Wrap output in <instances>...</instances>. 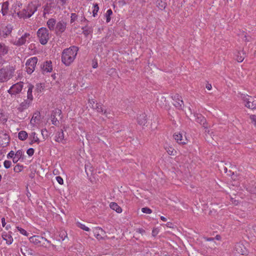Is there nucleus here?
Returning <instances> with one entry per match:
<instances>
[{
	"label": "nucleus",
	"instance_id": "c9c22d12",
	"mask_svg": "<svg viewBox=\"0 0 256 256\" xmlns=\"http://www.w3.org/2000/svg\"><path fill=\"white\" fill-rule=\"evenodd\" d=\"M40 114L35 113L33 115V116L30 120V123L32 124H34L36 122V120H40Z\"/></svg>",
	"mask_w": 256,
	"mask_h": 256
},
{
	"label": "nucleus",
	"instance_id": "4c0bfd02",
	"mask_svg": "<svg viewBox=\"0 0 256 256\" xmlns=\"http://www.w3.org/2000/svg\"><path fill=\"white\" fill-rule=\"evenodd\" d=\"M76 226H77L79 228L83 230H85V231H86V232H88L90 230V228L86 226L84 224H81L80 222H76Z\"/></svg>",
	"mask_w": 256,
	"mask_h": 256
},
{
	"label": "nucleus",
	"instance_id": "ea45409f",
	"mask_svg": "<svg viewBox=\"0 0 256 256\" xmlns=\"http://www.w3.org/2000/svg\"><path fill=\"white\" fill-rule=\"evenodd\" d=\"M164 148L168 154L171 156L174 155V149L172 146H166Z\"/></svg>",
	"mask_w": 256,
	"mask_h": 256
},
{
	"label": "nucleus",
	"instance_id": "2eb2a0df",
	"mask_svg": "<svg viewBox=\"0 0 256 256\" xmlns=\"http://www.w3.org/2000/svg\"><path fill=\"white\" fill-rule=\"evenodd\" d=\"M30 240L34 244L40 246L42 240L47 241V240L42 236L35 235L31 236L30 238Z\"/></svg>",
	"mask_w": 256,
	"mask_h": 256
},
{
	"label": "nucleus",
	"instance_id": "c85d7f7f",
	"mask_svg": "<svg viewBox=\"0 0 256 256\" xmlns=\"http://www.w3.org/2000/svg\"><path fill=\"white\" fill-rule=\"evenodd\" d=\"M138 122L141 126L144 125L146 122V115L144 114H140L138 118Z\"/></svg>",
	"mask_w": 256,
	"mask_h": 256
},
{
	"label": "nucleus",
	"instance_id": "c03bdc74",
	"mask_svg": "<svg viewBox=\"0 0 256 256\" xmlns=\"http://www.w3.org/2000/svg\"><path fill=\"white\" fill-rule=\"evenodd\" d=\"M142 212L143 213L148 214H150L152 212V210L147 207L142 208Z\"/></svg>",
	"mask_w": 256,
	"mask_h": 256
},
{
	"label": "nucleus",
	"instance_id": "69168bd1",
	"mask_svg": "<svg viewBox=\"0 0 256 256\" xmlns=\"http://www.w3.org/2000/svg\"><path fill=\"white\" fill-rule=\"evenodd\" d=\"M4 227L6 228V230H10L11 228V226L10 224H8V225H6V226Z\"/></svg>",
	"mask_w": 256,
	"mask_h": 256
},
{
	"label": "nucleus",
	"instance_id": "412c9836",
	"mask_svg": "<svg viewBox=\"0 0 256 256\" xmlns=\"http://www.w3.org/2000/svg\"><path fill=\"white\" fill-rule=\"evenodd\" d=\"M14 28L13 26L11 24H7L2 30L3 36L6 38L10 35Z\"/></svg>",
	"mask_w": 256,
	"mask_h": 256
},
{
	"label": "nucleus",
	"instance_id": "774afa93",
	"mask_svg": "<svg viewBox=\"0 0 256 256\" xmlns=\"http://www.w3.org/2000/svg\"><path fill=\"white\" fill-rule=\"evenodd\" d=\"M97 66H98V64H94V65L93 66V68H97Z\"/></svg>",
	"mask_w": 256,
	"mask_h": 256
},
{
	"label": "nucleus",
	"instance_id": "1a4fd4ad",
	"mask_svg": "<svg viewBox=\"0 0 256 256\" xmlns=\"http://www.w3.org/2000/svg\"><path fill=\"white\" fill-rule=\"evenodd\" d=\"M23 82H19L14 84H13L10 88L8 90V92L12 96H16L20 94L23 88Z\"/></svg>",
	"mask_w": 256,
	"mask_h": 256
},
{
	"label": "nucleus",
	"instance_id": "7ed1b4c3",
	"mask_svg": "<svg viewBox=\"0 0 256 256\" xmlns=\"http://www.w3.org/2000/svg\"><path fill=\"white\" fill-rule=\"evenodd\" d=\"M14 66H11L0 69V82H6L14 76Z\"/></svg>",
	"mask_w": 256,
	"mask_h": 256
},
{
	"label": "nucleus",
	"instance_id": "a211bd4d",
	"mask_svg": "<svg viewBox=\"0 0 256 256\" xmlns=\"http://www.w3.org/2000/svg\"><path fill=\"white\" fill-rule=\"evenodd\" d=\"M62 112L60 110L57 109L53 111L52 114L51 116V121L52 124L54 126H58L59 124V122L58 120V118H56V116H60Z\"/></svg>",
	"mask_w": 256,
	"mask_h": 256
},
{
	"label": "nucleus",
	"instance_id": "b1692460",
	"mask_svg": "<svg viewBox=\"0 0 256 256\" xmlns=\"http://www.w3.org/2000/svg\"><path fill=\"white\" fill-rule=\"evenodd\" d=\"M8 46L4 44L0 43V58L6 54L8 53Z\"/></svg>",
	"mask_w": 256,
	"mask_h": 256
},
{
	"label": "nucleus",
	"instance_id": "052dcab7",
	"mask_svg": "<svg viewBox=\"0 0 256 256\" xmlns=\"http://www.w3.org/2000/svg\"><path fill=\"white\" fill-rule=\"evenodd\" d=\"M2 226L3 227H4L6 225V222H5V218H2Z\"/></svg>",
	"mask_w": 256,
	"mask_h": 256
},
{
	"label": "nucleus",
	"instance_id": "cd10ccee",
	"mask_svg": "<svg viewBox=\"0 0 256 256\" xmlns=\"http://www.w3.org/2000/svg\"><path fill=\"white\" fill-rule=\"evenodd\" d=\"M110 208L114 210H115L118 213H121L122 212V208L116 202H110Z\"/></svg>",
	"mask_w": 256,
	"mask_h": 256
},
{
	"label": "nucleus",
	"instance_id": "0e129e2a",
	"mask_svg": "<svg viewBox=\"0 0 256 256\" xmlns=\"http://www.w3.org/2000/svg\"><path fill=\"white\" fill-rule=\"evenodd\" d=\"M148 2V0H140V2L142 5Z\"/></svg>",
	"mask_w": 256,
	"mask_h": 256
},
{
	"label": "nucleus",
	"instance_id": "a19ab883",
	"mask_svg": "<svg viewBox=\"0 0 256 256\" xmlns=\"http://www.w3.org/2000/svg\"><path fill=\"white\" fill-rule=\"evenodd\" d=\"M98 10H99V7L98 6V4H94L93 10H92V15L94 17H95L97 15Z\"/></svg>",
	"mask_w": 256,
	"mask_h": 256
},
{
	"label": "nucleus",
	"instance_id": "5701e85b",
	"mask_svg": "<svg viewBox=\"0 0 256 256\" xmlns=\"http://www.w3.org/2000/svg\"><path fill=\"white\" fill-rule=\"evenodd\" d=\"M56 9L60 10L66 8L68 0H56Z\"/></svg>",
	"mask_w": 256,
	"mask_h": 256
},
{
	"label": "nucleus",
	"instance_id": "f8f14e48",
	"mask_svg": "<svg viewBox=\"0 0 256 256\" xmlns=\"http://www.w3.org/2000/svg\"><path fill=\"white\" fill-rule=\"evenodd\" d=\"M172 98L174 100L173 104L174 106L179 110H182L184 107V104L182 96L178 94H176Z\"/></svg>",
	"mask_w": 256,
	"mask_h": 256
},
{
	"label": "nucleus",
	"instance_id": "393cba45",
	"mask_svg": "<svg viewBox=\"0 0 256 256\" xmlns=\"http://www.w3.org/2000/svg\"><path fill=\"white\" fill-rule=\"evenodd\" d=\"M94 109L96 110L98 112L104 114L106 116H108V113L103 108L102 104L98 103L96 104H95V107L94 108Z\"/></svg>",
	"mask_w": 256,
	"mask_h": 256
},
{
	"label": "nucleus",
	"instance_id": "6ab92c4d",
	"mask_svg": "<svg viewBox=\"0 0 256 256\" xmlns=\"http://www.w3.org/2000/svg\"><path fill=\"white\" fill-rule=\"evenodd\" d=\"M41 67L44 73L50 72L52 70V63L50 60L44 62Z\"/></svg>",
	"mask_w": 256,
	"mask_h": 256
},
{
	"label": "nucleus",
	"instance_id": "49530a36",
	"mask_svg": "<svg viewBox=\"0 0 256 256\" xmlns=\"http://www.w3.org/2000/svg\"><path fill=\"white\" fill-rule=\"evenodd\" d=\"M12 162L9 160H5L4 162V166L6 168H8L10 167Z\"/></svg>",
	"mask_w": 256,
	"mask_h": 256
},
{
	"label": "nucleus",
	"instance_id": "e2e57ef3",
	"mask_svg": "<svg viewBox=\"0 0 256 256\" xmlns=\"http://www.w3.org/2000/svg\"><path fill=\"white\" fill-rule=\"evenodd\" d=\"M206 88L208 90H211L212 88V86L211 85V84H206Z\"/></svg>",
	"mask_w": 256,
	"mask_h": 256
},
{
	"label": "nucleus",
	"instance_id": "603ef678",
	"mask_svg": "<svg viewBox=\"0 0 256 256\" xmlns=\"http://www.w3.org/2000/svg\"><path fill=\"white\" fill-rule=\"evenodd\" d=\"M242 37L243 40L246 42H249L250 40L246 36V34L244 32H242Z\"/></svg>",
	"mask_w": 256,
	"mask_h": 256
},
{
	"label": "nucleus",
	"instance_id": "8fccbe9b",
	"mask_svg": "<svg viewBox=\"0 0 256 256\" xmlns=\"http://www.w3.org/2000/svg\"><path fill=\"white\" fill-rule=\"evenodd\" d=\"M27 154L29 156H32L34 154V150L32 148H30L27 150L26 152Z\"/></svg>",
	"mask_w": 256,
	"mask_h": 256
},
{
	"label": "nucleus",
	"instance_id": "0eeeda50",
	"mask_svg": "<svg viewBox=\"0 0 256 256\" xmlns=\"http://www.w3.org/2000/svg\"><path fill=\"white\" fill-rule=\"evenodd\" d=\"M30 38V33L25 32L20 38H18V40H16L13 44L16 46H21L24 45L26 42H29V40Z\"/></svg>",
	"mask_w": 256,
	"mask_h": 256
},
{
	"label": "nucleus",
	"instance_id": "ddd939ff",
	"mask_svg": "<svg viewBox=\"0 0 256 256\" xmlns=\"http://www.w3.org/2000/svg\"><path fill=\"white\" fill-rule=\"evenodd\" d=\"M66 22L62 20L58 22L56 26L55 32L56 35H60L63 33L66 27Z\"/></svg>",
	"mask_w": 256,
	"mask_h": 256
},
{
	"label": "nucleus",
	"instance_id": "2f4dec72",
	"mask_svg": "<svg viewBox=\"0 0 256 256\" xmlns=\"http://www.w3.org/2000/svg\"><path fill=\"white\" fill-rule=\"evenodd\" d=\"M166 0H158L156 6L161 10H164L166 6Z\"/></svg>",
	"mask_w": 256,
	"mask_h": 256
},
{
	"label": "nucleus",
	"instance_id": "39448f33",
	"mask_svg": "<svg viewBox=\"0 0 256 256\" xmlns=\"http://www.w3.org/2000/svg\"><path fill=\"white\" fill-rule=\"evenodd\" d=\"M238 94V97L246 102L245 106L252 110L256 108V100H253L251 96L246 94L240 93Z\"/></svg>",
	"mask_w": 256,
	"mask_h": 256
},
{
	"label": "nucleus",
	"instance_id": "5fc2aeb1",
	"mask_svg": "<svg viewBox=\"0 0 256 256\" xmlns=\"http://www.w3.org/2000/svg\"><path fill=\"white\" fill-rule=\"evenodd\" d=\"M158 232V228H154L152 230V235L153 236H156Z\"/></svg>",
	"mask_w": 256,
	"mask_h": 256
},
{
	"label": "nucleus",
	"instance_id": "9d476101",
	"mask_svg": "<svg viewBox=\"0 0 256 256\" xmlns=\"http://www.w3.org/2000/svg\"><path fill=\"white\" fill-rule=\"evenodd\" d=\"M56 5L55 6L53 1L51 0L49 2H47L43 6V14L44 18H46L47 14L52 13L54 8H56Z\"/></svg>",
	"mask_w": 256,
	"mask_h": 256
},
{
	"label": "nucleus",
	"instance_id": "6e6552de",
	"mask_svg": "<svg viewBox=\"0 0 256 256\" xmlns=\"http://www.w3.org/2000/svg\"><path fill=\"white\" fill-rule=\"evenodd\" d=\"M234 252L235 256L247 255L248 251L244 245L238 243L235 245Z\"/></svg>",
	"mask_w": 256,
	"mask_h": 256
},
{
	"label": "nucleus",
	"instance_id": "f03ea898",
	"mask_svg": "<svg viewBox=\"0 0 256 256\" xmlns=\"http://www.w3.org/2000/svg\"><path fill=\"white\" fill-rule=\"evenodd\" d=\"M38 5L33 2L30 3L27 7L22 10L18 12L19 18H30L34 13L37 10Z\"/></svg>",
	"mask_w": 256,
	"mask_h": 256
},
{
	"label": "nucleus",
	"instance_id": "20e7f679",
	"mask_svg": "<svg viewBox=\"0 0 256 256\" xmlns=\"http://www.w3.org/2000/svg\"><path fill=\"white\" fill-rule=\"evenodd\" d=\"M39 42L42 45L46 44L50 38L48 30L45 27L40 28L36 32Z\"/></svg>",
	"mask_w": 256,
	"mask_h": 256
},
{
	"label": "nucleus",
	"instance_id": "9b49d317",
	"mask_svg": "<svg viewBox=\"0 0 256 256\" xmlns=\"http://www.w3.org/2000/svg\"><path fill=\"white\" fill-rule=\"evenodd\" d=\"M10 142V136L4 131L0 132V146L6 147Z\"/></svg>",
	"mask_w": 256,
	"mask_h": 256
},
{
	"label": "nucleus",
	"instance_id": "f257e3e1",
	"mask_svg": "<svg viewBox=\"0 0 256 256\" xmlns=\"http://www.w3.org/2000/svg\"><path fill=\"white\" fill-rule=\"evenodd\" d=\"M78 48L77 46H72L63 50L62 54V62L66 66H70L75 60Z\"/></svg>",
	"mask_w": 256,
	"mask_h": 256
},
{
	"label": "nucleus",
	"instance_id": "e433bc0d",
	"mask_svg": "<svg viewBox=\"0 0 256 256\" xmlns=\"http://www.w3.org/2000/svg\"><path fill=\"white\" fill-rule=\"evenodd\" d=\"M112 14V12L111 9H108L105 14V16L106 17V21L107 22H109L110 20V16Z\"/></svg>",
	"mask_w": 256,
	"mask_h": 256
},
{
	"label": "nucleus",
	"instance_id": "72a5a7b5",
	"mask_svg": "<svg viewBox=\"0 0 256 256\" xmlns=\"http://www.w3.org/2000/svg\"><path fill=\"white\" fill-rule=\"evenodd\" d=\"M8 10V2H4L2 4V6L1 12L3 16L7 14Z\"/></svg>",
	"mask_w": 256,
	"mask_h": 256
},
{
	"label": "nucleus",
	"instance_id": "f3484780",
	"mask_svg": "<svg viewBox=\"0 0 256 256\" xmlns=\"http://www.w3.org/2000/svg\"><path fill=\"white\" fill-rule=\"evenodd\" d=\"M12 234V232H4L2 234V238L4 240L6 241V243L8 245L11 244L14 240Z\"/></svg>",
	"mask_w": 256,
	"mask_h": 256
},
{
	"label": "nucleus",
	"instance_id": "13d9d810",
	"mask_svg": "<svg viewBox=\"0 0 256 256\" xmlns=\"http://www.w3.org/2000/svg\"><path fill=\"white\" fill-rule=\"evenodd\" d=\"M41 132H42V136H44V138L45 136H47L48 130L46 128L42 129L41 130Z\"/></svg>",
	"mask_w": 256,
	"mask_h": 256
},
{
	"label": "nucleus",
	"instance_id": "7c9ffc66",
	"mask_svg": "<svg viewBox=\"0 0 256 256\" xmlns=\"http://www.w3.org/2000/svg\"><path fill=\"white\" fill-rule=\"evenodd\" d=\"M246 57V53L243 50H240L238 52L236 56V60L239 62H242Z\"/></svg>",
	"mask_w": 256,
	"mask_h": 256
},
{
	"label": "nucleus",
	"instance_id": "c756f323",
	"mask_svg": "<svg viewBox=\"0 0 256 256\" xmlns=\"http://www.w3.org/2000/svg\"><path fill=\"white\" fill-rule=\"evenodd\" d=\"M196 122L200 123L201 124H202L204 128H207L205 125L206 119L201 114H197L196 116Z\"/></svg>",
	"mask_w": 256,
	"mask_h": 256
},
{
	"label": "nucleus",
	"instance_id": "bf43d9fd",
	"mask_svg": "<svg viewBox=\"0 0 256 256\" xmlns=\"http://www.w3.org/2000/svg\"><path fill=\"white\" fill-rule=\"evenodd\" d=\"M90 105L94 108L95 107L94 101L93 100H89Z\"/></svg>",
	"mask_w": 256,
	"mask_h": 256
},
{
	"label": "nucleus",
	"instance_id": "a878e982",
	"mask_svg": "<svg viewBox=\"0 0 256 256\" xmlns=\"http://www.w3.org/2000/svg\"><path fill=\"white\" fill-rule=\"evenodd\" d=\"M28 90L27 92V99L26 100H29V101L32 102L33 100V96L32 92L34 86L31 84H28Z\"/></svg>",
	"mask_w": 256,
	"mask_h": 256
},
{
	"label": "nucleus",
	"instance_id": "680f3d73",
	"mask_svg": "<svg viewBox=\"0 0 256 256\" xmlns=\"http://www.w3.org/2000/svg\"><path fill=\"white\" fill-rule=\"evenodd\" d=\"M53 174H54V175H58L59 174V171H58V170L57 169V168H54L53 170Z\"/></svg>",
	"mask_w": 256,
	"mask_h": 256
},
{
	"label": "nucleus",
	"instance_id": "3c124183",
	"mask_svg": "<svg viewBox=\"0 0 256 256\" xmlns=\"http://www.w3.org/2000/svg\"><path fill=\"white\" fill-rule=\"evenodd\" d=\"M56 180L57 181V182L60 184H64V180H63V179L62 178H61L60 176H57L56 177Z\"/></svg>",
	"mask_w": 256,
	"mask_h": 256
},
{
	"label": "nucleus",
	"instance_id": "37998d69",
	"mask_svg": "<svg viewBox=\"0 0 256 256\" xmlns=\"http://www.w3.org/2000/svg\"><path fill=\"white\" fill-rule=\"evenodd\" d=\"M16 228H17L18 230L21 234H22L25 236H28V232L25 230L23 229L22 228L19 227V226H17Z\"/></svg>",
	"mask_w": 256,
	"mask_h": 256
},
{
	"label": "nucleus",
	"instance_id": "dca6fc26",
	"mask_svg": "<svg viewBox=\"0 0 256 256\" xmlns=\"http://www.w3.org/2000/svg\"><path fill=\"white\" fill-rule=\"evenodd\" d=\"M64 136L62 130L56 132L54 136V140L58 142L64 144L66 140L64 138Z\"/></svg>",
	"mask_w": 256,
	"mask_h": 256
},
{
	"label": "nucleus",
	"instance_id": "f704fd0d",
	"mask_svg": "<svg viewBox=\"0 0 256 256\" xmlns=\"http://www.w3.org/2000/svg\"><path fill=\"white\" fill-rule=\"evenodd\" d=\"M28 133L24 130H22L18 132V138L21 140H24L28 138Z\"/></svg>",
	"mask_w": 256,
	"mask_h": 256
},
{
	"label": "nucleus",
	"instance_id": "79ce46f5",
	"mask_svg": "<svg viewBox=\"0 0 256 256\" xmlns=\"http://www.w3.org/2000/svg\"><path fill=\"white\" fill-rule=\"evenodd\" d=\"M23 168L22 166L18 164L14 166V170L16 172H20L22 171Z\"/></svg>",
	"mask_w": 256,
	"mask_h": 256
},
{
	"label": "nucleus",
	"instance_id": "4d7b16f0",
	"mask_svg": "<svg viewBox=\"0 0 256 256\" xmlns=\"http://www.w3.org/2000/svg\"><path fill=\"white\" fill-rule=\"evenodd\" d=\"M82 29L84 30L83 33L86 36H87L91 32V31L89 29H84V28H83Z\"/></svg>",
	"mask_w": 256,
	"mask_h": 256
},
{
	"label": "nucleus",
	"instance_id": "09e8293b",
	"mask_svg": "<svg viewBox=\"0 0 256 256\" xmlns=\"http://www.w3.org/2000/svg\"><path fill=\"white\" fill-rule=\"evenodd\" d=\"M250 119L254 123V124L256 126V116L254 114L250 116Z\"/></svg>",
	"mask_w": 256,
	"mask_h": 256
},
{
	"label": "nucleus",
	"instance_id": "4be33fe9",
	"mask_svg": "<svg viewBox=\"0 0 256 256\" xmlns=\"http://www.w3.org/2000/svg\"><path fill=\"white\" fill-rule=\"evenodd\" d=\"M29 138L31 140L30 143V144H32L34 143L38 144L40 142L35 132H32L30 134Z\"/></svg>",
	"mask_w": 256,
	"mask_h": 256
},
{
	"label": "nucleus",
	"instance_id": "864d4df0",
	"mask_svg": "<svg viewBox=\"0 0 256 256\" xmlns=\"http://www.w3.org/2000/svg\"><path fill=\"white\" fill-rule=\"evenodd\" d=\"M14 154H15V153L14 151L12 150H11L7 155V158H12L14 157Z\"/></svg>",
	"mask_w": 256,
	"mask_h": 256
},
{
	"label": "nucleus",
	"instance_id": "bb28decb",
	"mask_svg": "<svg viewBox=\"0 0 256 256\" xmlns=\"http://www.w3.org/2000/svg\"><path fill=\"white\" fill-rule=\"evenodd\" d=\"M56 20L52 18L49 19L46 22L48 30H55L54 28H56Z\"/></svg>",
	"mask_w": 256,
	"mask_h": 256
},
{
	"label": "nucleus",
	"instance_id": "4468645a",
	"mask_svg": "<svg viewBox=\"0 0 256 256\" xmlns=\"http://www.w3.org/2000/svg\"><path fill=\"white\" fill-rule=\"evenodd\" d=\"M174 138L179 144H186L188 142V140L186 137H183L182 134L180 132H176L174 134Z\"/></svg>",
	"mask_w": 256,
	"mask_h": 256
},
{
	"label": "nucleus",
	"instance_id": "473e14b6",
	"mask_svg": "<svg viewBox=\"0 0 256 256\" xmlns=\"http://www.w3.org/2000/svg\"><path fill=\"white\" fill-rule=\"evenodd\" d=\"M22 152L20 150H18L13 158L12 161L14 163L17 162L18 160L22 158Z\"/></svg>",
	"mask_w": 256,
	"mask_h": 256
},
{
	"label": "nucleus",
	"instance_id": "6e6d98bb",
	"mask_svg": "<svg viewBox=\"0 0 256 256\" xmlns=\"http://www.w3.org/2000/svg\"><path fill=\"white\" fill-rule=\"evenodd\" d=\"M136 232L139 234H143L145 233V230L142 228H138L136 230Z\"/></svg>",
	"mask_w": 256,
	"mask_h": 256
},
{
	"label": "nucleus",
	"instance_id": "423d86ee",
	"mask_svg": "<svg viewBox=\"0 0 256 256\" xmlns=\"http://www.w3.org/2000/svg\"><path fill=\"white\" fill-rule=\"evenodd\" d=\"M38 62V58L36 56L28 58L26 64V72L28 74H32Z\"/></svg>",
	"mask_w": 256,
	"mask_h": 256
},
{
	"label": "nucleus",
	"instance_id": "338daca9",
	"mask_svg": "<svg viewBox=\"0 0 256 256\" xmlns=\"http://www.w3.org/2000/svg\"><path fill=\"white\" fill-rule=\"evenodd\" d=\"M160 219L164 222H166L167 220L166 218L163 216H160Z\"/></svg>",
	"mask_w": 256,
	"mask_h": 256
},
{
	"label": "nucleus",
	"instance_id": "aec40b11",
	"mask_svg": "<svg viewBox=\"0 0 256 256\" xmlns=\"http://www.w3.org/2000/svg\"><path fill=\"white\" fill-rule=\"evenodd\" d=\"M31 103L32 102H30L29 100H25L20 104L17 109L19 112H22L30 106Z\"/></svg>",
	"mask_w": 256,
	"mask_h": 256
},
{
	"label": "nucleus",
	"instance_id": "a18cd8bd",
	"mask_svg": "<svg viewBox=\"0 0 256 256\" xmlns=\"http://www.w3.org/2000/svg\"><path fill=\"white\" fill-rule=\"evenodd\" d=\"M78 18V15L75 13L71 14L70 16V23H72L75 22Z\"/></svg>",
	"mask_w": 256,
	"mask_h": 256
},
{
	"label": "nucleus",
	"instance_id": "de8ad7c7",
	"mask_svg": "<svg viewBox=\"0 0 256 256\" xmlns=\"http://www.w3.org/2000/svg\"><path fill=\"white\" fill-rule=\"evenodd\" d=\"M94 235L97 239L102 240L104 238L102 236V234H100L98 232H96L95 230H94Z\"/></svg>",
	"mask_w": 256,
	"mask_h": 256
},
{
	"label": "nucleus",
	"instance_id": "58836bf2",
	"mask_svg": "<svg viewBox=\"0 0 256 256\" xmlns=\"http://www.w3.org/2000/svg\"><path fill=\"white\" fill-rule=\"evenodd\" d=\"M96 230V232H98V234H102V236L104 238L106 236V232L105 231L102 229L100 227H96L94 228V229Z\"/></svg>",
	"mask_w": 256,
	"mask_h": 256
}]
</instances>
